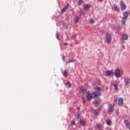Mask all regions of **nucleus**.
I'll use <instances>...</instances> for the list:
<instances>
[{"label":"nucleus","mask_w":130,"mask_h":130,"mask_svg":"<svg viewBox=\"0 0 130 130\" xmlns=\"http://www.w3.org/2000/svg\"><path fill=\"white\" fill-rule=\"evenodd\" d=\"M76 38H77V36L76 35H73L71 39H73V40H75V39H76Z\"/></svg>","instance_id":"obj_27"},{"label":"nucleus","mask_w":130,"mask_h":130,"mask_svg":"<svg viewBox=\"0 0 130 130\" xmlns=\"http://www.w3.org/2000/svg\"><path fill=\"white\" fill-rule=\"evenodd\" d=\"M106 76L107 77H112V76L114 75V73L112 71H106Z\"/></svg>","instance_id":"obj_5"},{"label":"nucleus","mask_w":130,"mask_h":130,"mask_svg":"<svg viewBox=\"0 0 130 130\" xmlns=\"http://www.w3.org/2000/svg\"><path fill=\"white\" fill-rule=\"evenodd\" d=\"M74 61H75V60L74 59H70L68 62L67 63H70L71 62H74Z\"/></svg>","instance_id":"obj_25"},{"label":"nucleus","mask_w":130,"mask_h":130,"mask_svg":"<svg viewBox=\"0 0 130 130\" xmlns=\"http://www.w3.org/2000/svg\"><path fill=\"white\" fill-rule=\"evenodd\" d=\"M80 123H81V125H85V124H86V122L83 120H80Z\"/></svg>","instance_id":"obj_21"},{"label":"nucleus","mask_w":130,"mask_h":130,"mask_svg":"<svg viewBox=\"0 0 130 130\" xmlns=\"http://www.w3.org/2000/svg\"><path fill=\"white\" fill-rule=\"evenodd\" d=\"M118 105H119V106H122V105H123V99L122 98H120L118 100Z\"/></svg>","instance_id":"obj_9"},{"label":"nucleus","mask_w":130,"mask_h":130,"mask_svg":"<svg viewBox=\"0 0 130 130\" xmlns=\"http://www.w3.org/2000/svg\"><path fill=\"white\" fill-rule=\"evenodd\" d=\"M77 117H78V118H79V117H80V114H78V115H77Z\"/></svg>","instance_id":"obj_38"},{"label":"nucleus","mask_w":130,"mask_h":130,"mask_svg":"<svg viewBox=\"0 0 130 130\" xmlns=\"http://www.w3.org/2000/svg\"><path fill=\"white\" fill-rule=\"evenodd\" d=\"M91 7V5L90 4H85L84 6V10H87V9H89V8Z\"/></svg>","instance_id":"obj_19"},{"label":"nucleus","mask_w":130,"mask_h":130,"mask_svg":"<svg viewBox=\"0 0 130 130\" xmlns=\"http://www.w3.org/2000/svg\"><path fill=\"white\" fill-rule=\"evenodd\" d=\"M90 23H91V24H94V20H93V19H90Z\"/></svg>","instance_id":"obj_35"},{"label":"nucleus","mask_w":130,"mask_h":130,"mask_svg":"<svg viewBox=\"0 0 130 130\" xmlns=\"http://www.w3.org/2000/svg\"><path fill=\"white\" fill-rule=\"evenodd\" d=\"M68 9H69V4H67V6H64L61 12L62 13H64V12H66V11H67V10H68Z\"/></svg>","instance_id":"obj_13"},{"label":"nucleus","mask_w":130,"mask_h":130,"mask_svg":"<svg viewBox=\"0 0 130 130\" xmlns=\"http://www.w3.org/2000/svg\"><path fill=\"white\" fill-rule=\"evenodd\" d=\"M75 23H79V17H77V18L75 20Z\"/></svg>","instance_id":"obj_32"},{"label":"nucleus","mask_w":130,"mask_h":130,"mask_svg":"<svg viewBox=\"0 0 130 130\" xmlns=\"http://www.w3.org/2000/svg\"><path fill=\"white\" fill-rule=\"evenodd\" d=\"M93 112H94L95 115H96V116L99 115V113H98V112H97V111H96V110H93Z\"/></svg>","instance_id":"obj_26"},{"label":"nucleus","mask_w":130,"mask_h":130,"mask_svg":"<svg viewBox=\"0 0 130 130\" xmlns=\"http://www.w3.org/2000/svg\"><path fill=\"white\" fill-rule=\"evenodd\" d=\"M101 94L100 92H93L91 93H90V91H88L86 93V98L87 99V101H91L92 100V98L95 99V98H97V97H99Z\"/></svg>","instance_id":"obj_1"},{"label":"nucleus","mask_w":130,"mask_h":130,"mask_svg":"<svg viewBox=\"0 0 130 130\" xmlns=\"http://www.w3.org/2000/svg\"><path fill=\"white\" fill-rule=\"evenodd\" d=\"M94 90H95V91H94V92H99L100 93V91H101L102 89L100 87L95 86L94 87Z\"/></svg>","instance_id":"obj_15"},{"label":"nucleus","mask_w":130,"mask_h":130,"mask_svg":"<svg viewBox=\"0 0 130 130\" xmlns=\"http://www.w3.org/2000/svg\"><path fill=\"white\" fill-rule=\"evenodd\" d=\"M81 91H83V92H84L85 93H86V89H85V88L81 87Z\"/></svg>","instance_id":"obj_29"},{"label":"nucleus","mask_w":130,"mask_h":130,"mask_svg":"<svg viewBox=\"0 0 130 130\" xmlns=\"http://www.w3.org/2000/svg\"><path fill=\"white\" fill-rule=\"evenodd\" d=\"M114 8L115 11H116V12H119V9L118 8V7H117V6H114Z\"/></svg>","instance_id":"obj_22"},{"label":"nucleus","mask_w":130,"mask_h":130,"mask_svg":"<svg viewBox=\"0 0 130 130\" xmlns=\"http://www.w3.org/2000/svg\"><path fill=\"white\" fill-rule=\"evenodd\" d=\"M93 104H94L95 107H97L99 105H100V102L95 100L93 102Z\"/></svg>","instance_id":"obj_16"},{"label":"nucleus","mask_w":130,"mask_h":130,"mask_svg":"<svg viewBox=\"0 0 130 130\" xmlns=\"http://www.w3.org/2000/svg\"><path fill=\"white\" fill-rule=\"evenodd\" d=\"M128 128H129V129H130V126H128Z\"/></svg>","instance_id":"obj_42"},{"label":"nucleus","mask_w":130,"mask_h":130,"mask_svg":"<svg viewBox=\"0 0 130 130\" xmlns=\"http://www.w3.org/2000/svg\"><path fill=\"white\" fill-rule=\"evenodd\" d=\"M124 81L125 83V85L126 86H129L130 84V79L128 78H124Z\"/></svg>","instance_id":"obj_8"},{"label":"nucleus","mask_w":130,"mask_h":130,"mask_svg":"<svg viewBox=\"0 0 130 130\" xmlns=\"http://www.w3.org/2000/svg\"><path fill=\"white\" fill-rule=\"evenodd\" d=\"M82 100H83V104H85V103H86V100L85 99V97L84 96L82 97Z\"/></svg>","instance_id":"obj_28"},{"label":"nucleus","mask_w":130,"mask_h":130,"mask_svg":"<svg viewBox=\"0 0 130 130\" xmlns=\"http://www.w3.org/2000/svg\"><path fill=\"white\" fill-rule=\"evenodd\" d=\"M117 29H119V30H121V27L118 26Z\"/></svg>","instance_id":"obj_37"},{"label":"nucleus","mask_w":130,"mask_h":130,"mask_svg":"<svg viewBox=\"0 0 130 130\" xmlns=\"http://www.w3.org/2000/svg\"><path fill=\"white\" fill-rule=\"evenodd\" d=\"M83 4V1L82 0H79L78 2V5H81Z\"/></svg>","instance_id":"obj_31"},{"label":"nucleus","mask_w":130,"mask_h":130,"mask_svg":"<svg viewBox=\"0 0 130 130\" xmlns=\"http://www.w3.org/2000/svg\"><path fill=\"white\" fill-rule=\"evenodd\" d=\"M62 74L63 76V77H65V78L68 77V71L67 70H64L63 72H62Z\"/></svg>","instance_id":"obj_12"},{"label":"nucleus","mask_w":130,"mask_h":130,"mask_svg":"<svg viewBox=\"0 0 130 130\" xmlns=\"http://www.w3.org/2000/svg\"><path fill=\"white\" fill-rule=\"evenodd\" d=\"M99 130H102V128L99 129Z\"/></svg>","instance_id":"obj_41"},{"label":"nucleus","mask_w":130,"mask_h":130,"mask_svg":"<svg viewBox=\"0 0 130 130\" xmlns=\"http://www.w3.org/2000/svg\"><path fill=\"white\" fill-rule=\"evenodd\" d=\"M98 2H99L100 3H102V2H103V0H98Z\"/></svg>","instance_id":"obj_36"},{"label":"nucleus","mask_w":130,"mask_h":130,"mask_svg":"<svg viewBox=\"0 0 130 130\" xmlns=\"http://www.w3.org/2000/svg\"><path fill=\"white\" fill-rule=\"evenodd\" d=\"M96 126L98 129L102 128V125H101L100 124H98Z\"/></svg>","instance_id":"obj_24"},{"label":"nucleus","mask_w":130,"mask_h":130,"mask_svg":"<svg viewBox=\"0 0 130 130\" xmlns=\"http://www.w3.org/2000/svg\"><path fill=\"white\" fill-rule=\"evenodd\" d=\"M62 58L63 60L64 61V60H66V57L63 55H62Z\"/></svg>","instance_id":"obj_34"},{"label":"nucleus","mask_w":130,"mask_h":130,"mask_svg":"<svg viewBox=\"0 0 130 130\" xmlns=\"http://www.w3.org/2000/svg\"><path fill=\"white\" fill-rule=\"evenodd\" d=\"M114 102H117L118 101V99L117 97H115L114 99Z\"/></svg>","instance_id":"obj_30"},{"label":"nucleus","mask_w":130,"mask_h":130,"mask_svg":"<svg viewBox=\"0 0 130 130\" xmlns=\"http://www.w3.org/2000/svg\"><path fill=\"white\" fill-rule=\"evenodd\" d=\"M120 6L121 10L122 11H125V10L126 9V6H125L124 3H123V1H121L120 2Z\"/></svg>","instance_id":"obj_6"},{"label":"nucleus","mask_w":130,"mask_h":130,"mask_svg":"<svg viewBox=\"0 0 130 130\" xmlns=\"http://www.w3.org/2000/svg\"><path fill=\"white\" fill-rule=\"evenodd\" d=\"M65 85L67 87L68 86L69 88H71V87H72V84H71V82H68Z\"/></svg>","instance_id":"obj_20"},{"label":"nucleus","mask_w":130,"mask_h":130,"mask_svg":"<svg viewBox=\"0 0 130 130\" xmlns=\"http://www.w3.org/2000/svg\"><path fill=\"white\" fill-rule=\"evenodd\" d=\"M71 123H72V125H76V123H75V121H74V120L72 121Z\"/></svg>","instance_id":"obj_33"},{"label":"nucleus","mask_w":130,"mask_h":130,"mask_svg":"<svg viewBox=\"0 0 130 130\" xmlns=\"http://www.w3.org/2000/svg\"><path fill=\"white\" fill-rule=\"evenodd\" d=\"M56 37L57 39H58V40H59V41H60V39H59V35H58V32H56Z\"/></svg>","instance_id":"obj_23"},{"label":"nucleus","mask_w":130,"mask_h":130,"mask_svg":"<svg viewBox=\"0 0 130 130\" xmlns=\"http://www.w3.org/2000/svg\"><path fill=\"white\" fill-rule=\"evenodd\" d=\"M128 12L127 11H125L123 13V17L122 18V21H121V24L123 26H125V22L126 20H127V18H128Z\"/></svg>","instance_id":"obj_3"},{"label":"nucleus","mask_w":130,"mask_h":130,"mask_svg":"<svg viewBox=\"0 0 130 130\" xmlns=\"http://www.w3.org/2000/svg\"><path fill=\"white\" fill-rule=\"evenodd\" d=\"M64 45H68V44L64 43Z\"/></svg>","instance_id":"obj_40"},{"label":"nucleus","mask_w":130,"mask_h":130,"mask_svg":"<svg viewBox=\"0 0 130 130\" xmlns=\"http://www.w3.org/2000/svg\"><path fill=\"white\" fill-rule=\"evenodd\" d=\"M78 110H80V107L77 108Z\"/></svg>","instance_id":"obj_39"},{"label":"nucleus","mask_w":130,"mask_h":130,"mask_svg":"<svg viewBox=\"0 0 130 130\" xmlns=\"http://www.w3.org/2000/svg\"><path fill=\"white\" fill-rule=\"evenodd\" d=\"M106 38L107 40V43H108V44H109V43L111 42V37H110V35L109 34H107L106 36Z\"/></svg>","instance_id":"obj_7"},{"label":"nucleus","mask_w":130,"mask_h":130,"mask_svg":"<svg viewBox=\"0 0 130 130\" xmlns=\"http://www.w3.org/2000/svg\"><path fill=\"white\" fill-rule=\"evenodd\" d=\"M113 86L114 87L115 91H117L118 90V87H117L118 86V83H117V82L114 83Z\"/></svg>","instance_id":"obj_11"},{"label":"nucleus","mask_w":130,"mask_h":130,"mask_svg":"<svg viewBox=\"0 0 130 130\" xmlns=\"http://www.w3.org/2000/svg\"><path fill=\"white\" fill-rule=\"evenodd\" d=\"M122 39L123 40H127V39H128V36H127V35H123L122 36Z\"/></svg>","instance_id":"obj_18"},{"label":"nucleus","mask_w":130,"mask_h":130,"mask_svg":"<svg viewBox=\"0 0 130 130\" xmlns=\"http://www.w3.org/2000/svg\"><path fill=\"white\" fill-rule=\"evenodd\" d=\"M124 124H125L126 127L128 128V126H129V122L128 121V120H125Z\"/></svg>","instance_id":"obj_14"},{"label":"nucleus","mask_w":130,"mask_h":130,"mask_svg":"<svg viewBox=\"0 0 130 130\" xmlns=\"http://www.w3.org/2000/svg\"><path fill=\"white\" fill-rule=\"evenodd\" d=\"M109 109L110 112H113L114 111V106H112L111 104L109 105Z\"/></svg>","instance_id":"obj_10"},{"label":"nucleus","mask_w":130,"mask_h":130,"mask_svg":"<svg viewBox=\"0 0 130 130\" xmlns=\"http://www.w3.org/2000/svg\"><path fill=\"white\" fill-rule=\"evenodd\" d=\"M101 94L100 92H93L91 93H90V91H88L86 93V98L87 99V101H91L92 100V98L95 99V98H97V97H99Z\"/></svg>","instance_id":"obj_2"},{"label":"nucleus","mask_w":130,"mask_h":130,"mask_svg":"<svg viewBox=\"0 0 130 130\" xmlns=\"http://www.w3.org/2000/svg\"><path fill=\"white\" fill-rule=\"evenodd\" d=\"M114 75L116 78H120L121 76H122V75H123V72H122V71H120L119 69H117L115 70Z\"/></svg>","instance_id":"obj_4"},{"label":"nucleus","mask_w":130,"mask_h":130,"mask_svg":"<svg viewBox=\"0 0 130 130\" xmlns=\"http://www.w3.org/2000/svg\"><path fill=\"white\" fill-rule=\"evenodd\" d=\"M106 122L107 125H111V120H110V119H107L106 120Z\"/></svg>","instance_id":"obj_17"}]
</instances>
